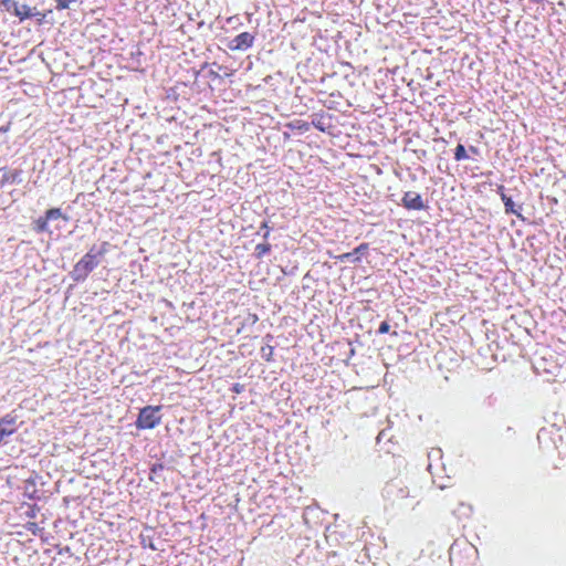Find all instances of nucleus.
Wrapping results in <instances>:
<instances>
[{
	"label": "nucleus",
	"instance_id": "obj_11",
	"mask_svg": "<svg viewBox=\"0 0 566 566\" xmlns=\"http://www.w3.org/2000/svg\"><path fill=\"white\" fill-rule=\"evenodd\" d=\"M14 15L18 17L20 21H24L33 17V9L27 4H19V8L15 11Z\"/></svg>",
	"mask_w": 566,
	"mask_h": 566
},
{
	"label": "nucleus",
	"instance_id": "obj_1",
	"mask_svg": "<svg viewBox=\"0 0 566 566\" xmlns=\"http://www.w3.org/2000/svg\"><path fill=\"white\" fill-rule=\"evenodd\" d=\"M381 496L394 509H415L420 501L416 491H411L402 479H391L382 488Z\"/></svg>",
	"mask_w": 566,
	"mask_h": 566
},
{
	"label": "nucleus",
	"instance_id": "obj_18",
	"mask_svg": "<svg viewBox=\"0 0 566 566\" xmlns=\"http://www.w3.org/2000/svg\"><path fill=\"white\" fill-rule=\"evenodd\" d=\"M242 389H243V386L240 384H234L232 387V391L235 394H240L242 391Z\"/></svg>",
	"mask_w": 566,
	"mask_h": 566
},
{
	"label": "nucleus",
	"instance_id": "obj_8",
	"mask_svg": "<svg viewBox=\"0 0 566 566\" xmlns=\"http://www.w3.org/2000/svg\"><path fill=\"white\" fill-rule=\"evenodd\" d=\"M368 249H369L368 243H361L357 248H355L353 252L343 253L340 255L335 256V259H337L340 262H345V261L358 262L359 256H357V255L366 253L368 251Z\"/></svg>",
	"mask_w": 566,
	"mask_h": 566
},
{
	"label": "nucleus",
	"instance_id": "obj_20",
	"mask_svg": "<svg viewBox=\"0 0 566 566\" xmlns=\"http://www.w3.org/2000/svg\"><path fill=\"white\" fill-rule=\"evenodd\" d=\"M262 228L266 229V232L264 234V239H268L269 238V234H270V230H269V227H268V222H263L262 223Z\"/></svg>",
	"mask_w": 566,
	"mask_h": 566
},
{
	"label": "nucleus",
	"instance_id": "obj_2",
	"mask_svg": "<svg viewBox=\"0 0 566 566\" xmlns=\"http://www.w3.org/2000/svg\"><path fill=\"white\" fill-rule=\"evenodd\" d=\"M107 242H104L99 249L92 247L86 254L74 265L72 277L74 281H84L88 274L99 264L101 259L107 252Z\"/></svg>",
	"mask_w": 566,
	"mask_h": 566
},
{
	"label": "nucleus",
	"instance_id": "obj_9",
	"mask_svg": "<svg viewBox=\"0 0 566 566\" xmlns=\"http://www.w3.org/2000/svg\"><path fill=\"white\" fill-rule=\"evenodd\" d=\"M3 174L0 180V186L4 187L7 185H13L20 181L21 170L19 169H6L3 168Z\"/></svg>",
	"mask_w": 566,
	"mask_h": 566
},
{
	"label": "nucleus",
	"instance_id": "obj_4",
	"mask_svg": "<svg viewBox=\"0 0 566 566\" xmlns=\"http://www.w3.org/2000/svg\"><path fill=\"white\" fill-rule=\"evenodd\" d=\"M63 217V213L60 208H51L45 211L43 217L38 218L33 222V229L38 233H43L49 231V221L56 220Z\"/></svg>",
	"mask_w": 566,
	"mask_h": 566
},
{
	"label": "nucleus",
	"instance_id": "obj_10",
	"mask_svg": "<svg viewBox=\"0 0 566 566\" xmlns=\"http://www.w3.org/2000/svg\"><path fill=\"white\" fill-rule=\"evenodd\" d=\"M499 191H500L501 199H502V201L504 203V207H505V212L506 213H512V214H515L518 218H522L521 212L514 208V202H513L512 198L505 195L503 186L499 187Z\"/></svg>",
	"mask_w": 566,
	"mask_h": 566
},
{
	"label": "nucleus",
	"instance_id": "obj_3",
	"mask_svg": "<svg viewBox=\"0 0 566 566\" xmlns=\"http://www.w3.org/2000/svg\"><path fill=\"white\" fill-rule=\"evenodd\" d=\"M160 409V406H147L140 409L136 420V427L138 429H153L158 426L161 421V417L159 415Z\"/></svg>",
	"mask_w": 566,
	"mask_h": 566
},
{
	"label": "nucleus",
	"instance_id": "obj_13",
	"mask_svg": "<svg viewBox=\"0 0 566 566\" xmlns=\"http://www.w3.org/2000/svg\"><path fill=\"white\" fill-rule=\"evenodd\" d=\"M271 251V244L270 243H260L255 247L254 252L255 256L258 259L263 258L265 254H268Z\"/></svg>",
	"mask_w": 566,
	"mask_h": 566
},
{
	"label": "nucleus",
	"instance_id": "obj_21",
	"mask_svg": "<svg viewBox=\"0 0 566 566\" xmlns=\"http://www.w3.org/2000/svg\"><path fill=\"white\" fill-rule=\"evenodd\" d=\"M210 76L216 78V77L219 76V74L217 72H214V71H210Z\"/></svg>",
	"mask_w": 566,
	"mask_h": 566
},
{
	"label": "nucleus",
	"instance_id": "obj_17",
	"mask_svg": "<svg viewBox=\"0 0 566 566\" xmlns=\"http://www.w3.org/2000/svg\"><path fill=\"white\" fill-rule=\"evenodd\" d=\"M390 331V325L388 322H382L379 325L378 334H387Z\"/></svg>",
	"mask_w": 566,
	"mask_h": 566
},
{
	"label": "nucleus",
	"instance_id": "obj_15",
	"mask_svg": "<svg viewBox=\"0 0 566 566\" xmlns=\"http://www.w3.org/2000/svg\"><path fill=\"white\" fill-rule=\"evenodd\" d=\"M1 6L11 13H15L19 8V3L15 0H1Z\"/></svg>",
	"mask_w": 566,
	"mask_h": 566
},
{
	"label": "nucleus",
	"instance_id": "obj_22",
	"mask_svg": "<svg viewBox=\"0 0 566 566\" xmlns=\"http://www.w3.org/2000/svg\"><path fill=\"white\" fill-rule=\"evenodd\" d=\"M534 3H542L544 0H531Z\"/></svg>",
	"mask_w": 566,
	"mask_h": 566
},
{
	"label": "nucleus",
	"instance_id": "obj_6",
	"mask_svg": "<svg viewBox=\"0 0 566 566\" xmlns=\"http://www.w3.org/2000/svg\"><path fill=\"white\" fill-rule=\"evenodd\" d=\"M402 206L408 210H423L426 203L420 193L413 191L405 192L401 199Z\"/></svg>",
	"mask_w": 566,
	"mask_h": 566
},
{
	"label": "nucleus",
	"instance_id": "obj_7",
	"mask_svg": "<svg viewBox=\"0 0 566 566\" xmlns=\"http://www.w3.org/2000/svg\"><path fill=\"white\" fill-rule=\"evenodd\" d=\"M254 43V35L249 32L238 34L231 42L232 50L244 51L250 49Z\"/></svg>",
	"mask_w": 566,
	"mask_h": 566
},
{
	"label": "nucleus",
	"instance_id": "obj_12",
	"mask_svg": "<svg viewBox=\"0 0 566 566\" xmlns=\"http://www.w3.org/2000/svg\"><path fill=\"white\" fill-rule=\"evenodd\" d=\"M292 130L297 132H307L310 129V124L303 119H294L286 125Z\"/></svg>",
	"mask_w": 566,
	"mask_h": 566
},
{
	"label": "nucleus",
	"instance_id": "obj_5",
	"mask_svg": "<svg viewBox=\"0 0 566 566\" xmlns=\"http://www.w3.org/2000/svg\"><path fill=\"white\" fill-rule=\"evenodd\" d=\"M18 416L14 411H11L0 418V443L6 437L13 434L18 429Z\"/></svg>",
	"mask_w": 566,
	"mask_h": 566
},
{
	"label": "nucleus",
	"instance_id": "obj_14",
	"mask_svg": "<svg viewBox=\"0 0 566 566\" xmlns=\"http://www.w3.org/2000/svg\"><path fill=\"white\" fill-rule=\"evenodd\" d=\"M454 159L455 161H461L468 159V154L465 147L462 144H458L454 149Z\"/></svg>",
	"mask_w": 566,
	"mask_h": 566
},
{
	"label": "nucleus",
	"instance_id": "obj_16",
	"mask_svg": "<svg viewBox=\"0 0 566 566\" xmlns=\"http://www.w3.org/2000/svg\"><path fill=\"white\" fill-rule=\"evenodd\" d=\"M33 17L36 18L39 24L43 23L46 18V12H40L33 10Z\"/></svg>",
	"mask_w": 566,
	"mask_h": 566
},
{
	"label": "nucleus",
	"instance_id": "obj_19",
	"mask_svg": "<svg viewBox=\"0 0 566 566\" xmlns=\"http://www.w3.org/2000/svg\"><path fill=\"white\" fill-rule=\"evenodd\" d=\"M469 151H470L471 154H473V155H479V154H480L479 148H478V147H475V146H470V147H469Z\"/></svg>",
	"mask_w": 566,
	"mask_h": 566
}]
</instances>
